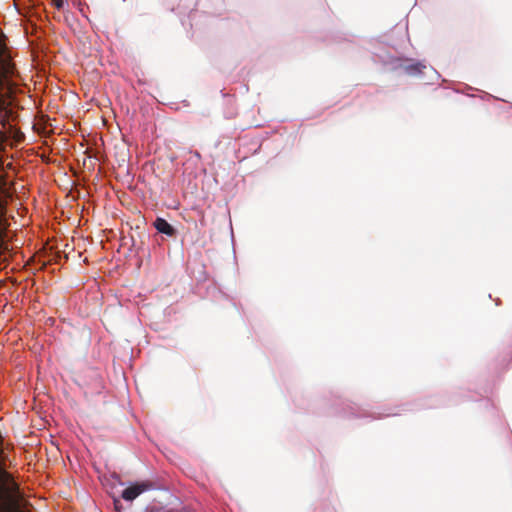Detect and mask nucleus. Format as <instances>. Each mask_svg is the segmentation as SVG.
<instances>
[{
	"label": "nucleus",
	"mask_w": 512,
	"mask_h": 512,
	"mask_svg": "<svg viewBox=\"0 0 512 512\" xmlns=\"http://www.w3.org/2000/svg\"><path fill=\"white\" fill-rule=\"evenodd\" d=\"M152 486H153L152 483L148 482V481L135 483V484L127 487L126 489H124L121 496L126 501H133L140 494L151 489Z\"/></svg>",
	"instance_id": "nucleus-1"
},
{
	"label": "nucleus",
	"mask_w": 512,
	"mask_h": 512,
	"mask_svg": "<svg viewBox=\"0 0 512 512\" xmlns=\"http://www.w3.org/2000/svg\"><path fill=\"white\" fill-rule=\"evenodd\" d=\"M153 225L159 233L165 234L169 237L176 235V229L163 218H156Z\"/></svg>",
	"instance_id": "nucleus-2"
},
{
	"label": "nucleus",
	"mask_w": 512,
	"mask_h": 512,
	"mask_svg": "<svg viewBox=\"0 0 512 512\" xmlns=\"http://www.w3.org/2000/svg\"><path fill=\"white\" fill-rule=\"evenodd\" d=\"M425 68V65H423L420 62L413 63L410 65L404 66V70L409 75H417L422 73L423 69Z\"/></svg>",
	"instance_id": "nucleus-3"
},
{
	"label": "nucleus",
	"mask_w": 512,
	"mask_h": 512,
	"mask_svg": "<svg viewBox=\"0 0 512 512\" xmlns=\"http://www.w3.org/2000/svg\"><path fill=\"white\" fill-rule=\"evenodd\" d=\"M114 508L117 511H120L122 509V504L119 499H114Z\"/></svg>",
	"instance_id": "nucleus-4"
},
{
	"label": "nucleus",
	"mask_w": 512,
	"mask_h": 512,
	"mask_svg": "<svg viewBox=\"0 0 512 512\" xmlns=\"http://www.w3.org/2000/svg\"><path fill=\"white\" fill-rule=\"evenodd\" d=\"M52 2L57 9H61L63 7V0H52Z\"/></svg>",
	"instance_id": "nucleus-5"
},
{
	"label": "nucleus",
	"mask_w": 512,
	"mask_h": 512,
	"mask_svg": "<svg viewBox=\"0 0 512 512\" xmlns=\"http://www.w3.org/2000/svg\"><path fill=\"white\" fill-rule=\"evenodd\" d=\"M165 512H173L172 510H168V511H165Z\"/></svg>",
	"instance_id": "nucleus-6"
}]
</instances>
